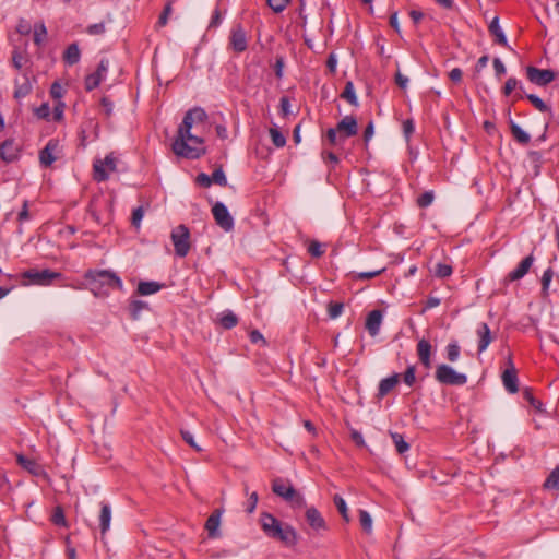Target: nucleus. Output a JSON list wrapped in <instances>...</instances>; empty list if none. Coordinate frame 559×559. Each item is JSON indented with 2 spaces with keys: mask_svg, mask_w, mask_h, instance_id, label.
<instances>
[{
  "mask_svg": "<svg viewBox=\"0 0 559 559\" xmlns=\"http://www.w3.org/2000/svg\"><path fill=\"white\" fill-rule=\"evenodd\" d=\"M435 199L432 191H426L417 199V205L421 209L428 207Z\"/></svg>",
  "mask_w": 559,
  "mask_h": 559,
  "instance_id": "obj_48",
  "label": "nucleus"
},
{
  "mask_svg": "<svg viewBox=\"0 0 559 559\" xmlns=\"http://www.w3.org/2000/svg\"><path fill=\"white\" fill-rule=\"evenodd\" d=\"M171 5H173V2L169 0V1L166 3V5H165V8H164L163 12H162V13H160V15H159V19H158V22H157L158 26H165V25L167 24L168 16H169V15L171 14V12H173V8H171Z\"/></svg>",
  "mask_w": 559,
  "mask_h": 559,
  "instance_id": "obj_53",
  "label": "nucleus"
},
{
  "mask_svg": "<svg viewBox=\"0 0 559 559\" xmlns=\"http://www.w3.org/2000/svg\"><path fill=\"white\" fill-rule=\"evenodd\" d=\"M391 438L395 444L396 451L404 454L409 450V444L404 440L403 436L397 432H391Z\"/></svg>",
  "mask_w": 559,
  "mask_h": 559,
  "instance_id": "obj_35",
  "label": "nucleus"
},
{
  "mask_svg": "<svg viewBox=\"0 0 559 559\" xmlns=\"http://www.w3.org/2000/svg\"><path fill=\"white\" fill-rule=\"evenodd\" d=\"M526 75L531 83L538 86H546L558 76V72L551 69H539L533 66L526 68Z\"/></svg>",
  "mask_w": 559,
  "mask_h": 559,
  "instance_id": "obj_7",
  "label": "nucleus"
},
{
  "mask_svg": "<svg viewBox=\"0 0 559 559\" xmlns=\"http://www.w3.org/2000/svg\"><path fill=\"white\" fill-rule=\"evenodd\" d=\"M16 461L24 469L34 476H38L41 473V467L34 460L27 459L22 454H17Z\"/></svg>",
  "mask_w": 559,
  "mask_h": 559,
  "instance_id": "obj_27",
  "label": "nucleus"
},
{
  "mask_svg": "<svg viewBox=\"0 0 559 559\" xmlns=\"http://www.w3.org/2000/svg\"><path fill=\"white\" fill-rule=\"evenodd\" d=\"M488 29H489L490 34L492 36H495L497 44H499V45H501L503 47L510 48L509 45H508L507 37H506L503 31L500 27L499 17L498 16H495L492 19V21L489 24Z\"/></svg>",
  "mask_w": 559,
  "mask_h": 559,
  "instance_id": "obj_23",
  "label": "nucleus"
},
{
  "mask_svg": "<svg viewBox=\"0 0 559 559\" xmlns=\"http://www.w3.org/2000/svg\"><path fill=\"white\" fill-rule=\"evenodd\" d=\"M343 99H346L350 105L358 106V98L355 93V87L352 81L346 82L344 91L341 94Z\"/></svg>",
  "mask_w": 559,
  "mask_h": 559,
  "instance_id": "obj_31",
  "label": "nucleus"
},
{
  "mask_svg": "<svg viewBox=\"0 0 559 559\" xmlns=\"http://www.w3.org/2000/svg\"><path fill=\"white\" fill-rule=\"evenodd\" d=\"M212 214L216 224L225 231L234 228V218L223 202L217 201L212 207Z\"/></svg>",
  "mask_w": 559,
  "mask_h": 559,
  "instance_id": "obj_9",
  "label": "nucleus"
},
{
  "mask_svg": "<svg viewBox=\"0 0 559 559\" xmlns=\"http://www.w3.org/2000/svg\"><path fill=\"white\" fill-rule=\"evenodd\" d=\"M195 182L201 187L207 188L212 185V179L207 174L201 173L197 176Z\"/></svg>",
  "mask_w": 559,
  "mask_h": 559,
  "instance_id": "obj_59",
  "label": "nucleus"
},
{
  "mask_svg": "<svg viewBox=\"0 0 559 559\" xmlns=\"http://www.w3.org/2000/svg\"><path fill=\"white\" fill-rule=\"evenodd\" d=\"M111 521V507L109 503L103 501L100 502V513H99V528L100 533L104 535L110 527Z\"/></svg>",
  "mask_w": 559,
  "mask_h": 559,
  "instance_id": "obj_22",
  "label": "nucleus"
},
{
  "mask_svg": "<svg viewBox=\"0 0 559 559\" xmlns=\"http://www.w3.org/2000/svg\"><path fill=\"white\" fill-rule=\"evenodd\" d=\"M143 215H144V210L142 206L134 209L132 212V225L135 227H139L140 223L143 218Z\"/></svg>",
  "mask_w": 559,
  "mask_h": 559,
  "instance_id": "obj_58",
  "label": "nucleus"
},
{
  "mask_svg": "<svg viewBox=\"0 0 559 559\" xmlns=\"http://www.w3.org/2000/svg\"><path fill=\"white\" fill-rule=\"evenodd\" d=\"M206 119L207 114L201 107H194L186 112L178 128L177 138L173 143V151L176 155L197 159L205 154L204 140L199 135L192 134L191 129L193 126L204 123Z\"/></svg>",
  "mask_w": 559,
  "mask_h": 559,
  "instance_id": "obj_1",
  "label": "nucleus"
},
{
  "mask_svg": "<svg viewBox=\"0 0 559 559\" xmlns=\"http://www.w3.org/2000/svg\"><path fill=\"white\" fill-rule=\"evenodd\" d=\"M403 380L409 386H412L415 383V366L407 367L406 371L404 372Z\"/></svg>",
  "mask_w": 559,
  "mask_h": 559,
  "instance_id": "obj_56",
  "label": "nucleus"
},
{
  "mask_svg": "<svg viewBox=\"0 0 559 559\" xmlns=\"http://www.w3.org/2000/svg\"><path fill=\"white\" fill-rule=\"evenodd\" d=\"M522 394H523V397L530 403L531 406H533L537 411H540L542 403L534 397L533 392L530 388H525L522 391Z\"/></svg>",
  "mask_w": 559,
  "mask_h": 559,
  "instance_id": "obj_49",
  "label": "nucleus"
},
{
  "mask_svg": "<svg viewBox=\"0 0 559 559\" xmlns=\"http://www.w3.org/2000/svg\"><path fill=\"white\" fill-rule=\"evenodd\" d=\"M343 310H344V304L343 302L331 301L328 305V313H329V317L331 319L338 318L342 314Z\"/></svg>",
  "mask_w": 559,
  "mask_h": 559,
  "instance_id": "obj_45",
  "label": "nucleus"
},
{
  "mask_svg": "<svg viewBox=\"0 0 559 559\" xmlns=\"http://www.w3.org/2000/svg\"><path fill=\"white\" fill-rule=\"evenodd\" d=\"M400 376L397 373H393L392 376L382 379L379 383L378 388V396L384 397L391 390L395 388V385L399 383Z\"/></svg>",
  "mask_w": 559,
  "mask_h": 559,
  "instance_id": "obj_25",
  "label": "nucleus"
},
{
  "mask_svg": "<svg viewBox=\"0 0 559 559\" xmlns=\"http://www.w3.org/2000/svg\"><path fill=\"white\" fill-rule=\"evenodd\" d=\"M433 272L436 276L444 278L452 274V267L449 264L438 263Z\"/></svg>",
  "mask_w": 559,
  "mask_h": 559,
  "instance_id": "obj_52",
  "label": "nucleus"
},
{
  "mask_svg": "<svg viewBox=\"0 0 559 559\" xmlns=\"http://www.w3.org/2000/svg\"><path fill=\"white\" fill-rule=\"evenodd\" d=\"M0 157L5 163H11L17 157V150L12 140H5L0 146Z\"/></svg>",
  "mask_w": 559,
  "mask_h": 559,
  "instance_id": "obj_26",
  "label": "nucleus"
},
{
  "mask_svg": "<svg viewBox=\"0 0 559 559\" xmlns=\"http://www.w3.org/2000/svg\"><path fill=\"white\" fill-rule=\"evenodd\" d=\"M525 97L530 100V103L540 112H550V107L537 95L535 94H526Z\"/></svg>",
  "mask_w": 559,
  "mask_h": 559,
  "instance_id": "obj_33",
  "label": "nucleus"
},
{
  "mask_svg": "<svg viewBox=\"0 0 559 559\" xmlns=\"http://www.w3.org/2000/svg\"><path fill=\"white\" fill-rule=\"evenodd\" d=\"M534 261H535V258H534L533 253L525 257L519 263V265L504 277L503 284L507 285L511 282L520 281L521 278H523L528 273Z\"/></svg>",
  "mask_w": 559,
  "mask_h": 559,
  "instance_id": "obj_10",
  "label": "nucleus"
},
{
  "mask_svg": "<svg viewBox=\"0 0 559 559\" xmlns=\"http://www.w3.org/2000/svg\"><path fill=\"white\" fill-rule=\"evenodd\" d=\"M84 278L96 297H107L110 289L123 290L121 278L110 270H88Z\"/></svg>",
  "mask_w": 559,
  "mask_h": 559,
  "instance_id": "obj_3",
  "label": "nucleus"
},
{
  "mask_svg": "<svg viewBox=\"0 0 559 559\" xmlns=\"http://www.w3.org/2000/svg\"><path fill=\"white\" fill-rule=\"evenodd\" d=\"M108 68H109V61L107 59H102L97 66V70L94 73L88 74L85 78V90L93 91L96 87H98V85L104 80V78L108 71Z\"/></svg>",
  "mask_w": 559,
  "mask_h": 559,
  "instance_id": "obj_11",
  "label": "nucleus"
},
{
  "mask_svg": "<svg viewBox=\"0 0 559 559\" xmlns=\"http://www.w3.org/2000/svg\"><path fill=\"white\" fill-rule=\"evenodd\" d=\"M24 61H25V57L20 51L15 50L12 56L13 66L17 70H20L23 67Z\"/></svg>",
  "mask_w": 559,
  "mask_h": 559,
  "instance_id": "obj_61",
  "label": "nucleus"
},
{
  "mask_svg": "<svg viewBox=\"0 0 559 559\" xmlns=\"http://www.w3.org/2000/svg\"><path fill=\"white\" fill-rule=\"evenodd\" d=\"M516 88L521 91L523 90L522 85L515 78H509L504 83L502 93L503 95L509 96Z\"/></svg>",
  "mask_w": 559,
  "mask_h": 559,
  "instance_id": "obj_44",
  "label": "nucleus"
},
{
  "mask_svg": "<svg viewBox=\"0 0 559 559\" xmlns=\"http://www.w3.org/2000/svg\"><path fill=\"white\" fill-rule=\"evenodd\" d=\"M260 524L263 533L269 538L278 540L287 547H293L298 542L296 530L289 524L282 523L269 512L261 513Z\"/></svg>",
  "mask_w": 559,
  "mask_h": 559,
  "instance_id": "obj_2",
  "label": "nucleus"
},
{
  "mask_svg": "<svg viewBox=\"0 0 559 559\" xmlns=\"http://www.w3.org/2000/svg\"><path fill=\"white\" fill-rule=\"evenodd\" d=\"M94 179L98 182L106 181L109 174L117 170L116 158L112 154L105 156L103 160L97 159L93 164Z\"/></svg>",
  "mask_w": 559,
  "mask_h": 559,
  "instance_id": "obj_8",
  "label": "nucleus"
},
{
  "mask_svg": "<svg viewBox=\"0 0 559 559\" xmlns=\"http://www.w3.org/2000/svg\"><path fill=\"white\" fill-rule=\"evenodd\" d=\"M333 501H334V504L337 508L338 512L341 513L342 518L346 522H348L349 521L348 509H347V504H346L345 500L340 495H335L333 497Z\"/></svg>",
  "mask_w": 559,
  "mask_h": 559,
  "instance_id": "obj_39",
  "label": "nucleus"
},
{
  "mask_svg": "<svg viewBox=\"0 0 559 559\" xmlns=\"http://www.w3.org/2000/svg\"><path fill=\"white\" fill-rule=\"evenodd\" d=\"M181 436H182V439L191 447L193 448L195 451L200 452L202 451V448L199 447L197 444V442L194 441V438L192 436V433L188 430H181L180 431Z\"/></svg>",
  "mask_w": 559,
  "mask_h": 559,
  "instance_id": "obj_55",
  "label": "nucleus"
},
{
  "mask_svg": "<svg viewBox=\"0 0 559 559\" xmlns=\"http://www.w3.org/2000/svg\"><path fill=\"white\" fill-rule=\"evenodd\" d=\"M415 126L412 119H407L403 122V132L405 138L408 140L411 134L414 132Z\"/></svg>",
  "mask_w": 559,
  "mask_h": 559,
  "instance_id": "obj_63",
  "label": "nucleus"
},
{
  "mask_svg": "<svg viewBox=\"0 0 559 559\" xmlns=\"http://www.w3.org/2000/svg\"><path fill=\"white\" fill-rule=\"evenodd\" d=\"M272 490L276 496L283 498L286 501L292 497L296 489L288 480L276 478L273 480Z\"/></svg>",
  "mask_w": 559,
  "mask_h": 559,
  "instance_id": "obj_18",
  "label": "nucleus"
},
{
  "mask_svg": "<svg viewBox=\"0 0 559 559\" xmlns=\"http://www.w3.org/2000/svg\"><path fill=\"white\" fill-rule=\"evenodd\" d=\"M47 37V28L43 22L36 23L34 26V43L37 46L43 45Z\"/></svg>",
  "mask_w": 559,
  "mask_h": 559,
  "instance_id": "obj_34",
  "label": "nucleus"
},
{
  "mask_svg": "<svg viewBox=\"0 0 559 559\" xmlns=\"http://www.w3.org/2000/svg\"><path fill=\"white\" fill-rule=\"evenodd\" d=\"M510 131L514 140L522 144L526 145L531 141V136L526 133L519 124H516L513 120H510Z\"/></svg>",
  "mask_w": 559,
  "mask_h": 559,
  "instance_id": "obj_28",
  "label": "nucleus"
},
{
  "mask_svg": "<svg viewBox=\"0 0 559 559\" xmlns=\"http://www.w3.org/2000/svg\"><path fill=\"white\" fill-rule=\"evenodd\" d=\"M552 277H554V271L551 267H548L546 271H544V273L542 275V280H540L542 292L544 295H547Z\"/></svg>",
  "mask_w": 559,
  "mask_h": 559,
  "instance_id": "obj_47",
  "label": "nucleus"
},
{
  "mask_svg": "<svg viewBox=\"0 0 559 559\" xmlns=\"http://www.w3.org/2000/svg\"><path fill=\"white\" fill-rule=\"evenodd\" d=\"M81 52L78 44L69 45L63 53V60L67 64L73 66L80 61Z\"/></svg>",
  "mask_w": 559,
  "mask_h": 559,
  "instance_id": "obj_29",
  "label": "nucleus"
},
{
  "mask_svg": "<svg viewBox=\"0 0 559 559\" xmlns=\"http://www.w3.org/2000/svg\"><path fill=\"white\" fill-rule=\"evenodd\" d=\"M286 502L294 509H301L306 507V500L304 496L295 490L290 498L286 500Z\"/></svg>",
  "mask_w": 559,
  "mask_h": 559,
  "instance_id": "obj_38",
  "label": "nucleus"
},
{
  "mask_svg": "<svg viewBox=\"0 0 559 559\" xmlns=\"http://www.w3.org/2000/svg\"><path fill=\"white\" fill-rule=\"evenodd\" d=\"M477 335L479 337L478 341V352L483 353L487 349L489 344L492 341L491 332L487 323H480L477 329Z\"/></svg>",
  "mask_w": 559,
  "mask_h": 559,
  "instance_id": "obj_21",
  "label": "nucleus"
},
{
  "mask_svg": "<svg viewBox=\"0 0 559 559\" xmlns=\"http://www.w3.org/2000/svg\"><path fill=\"white\" fill-rule=\"evenodd\" d=\"M269 133H270V136H271V140H272V143L276 146V147H284L285 144H286V136L277 129V128H271L269 130Z\"/></svg>",
  "mask_w": 559,
  "mask_h": 559,
  "instance_id": "obj_36",
  "label": "nucleus"
},
{
  "mask_svg": "<svg viewBox=\"0 0 559 559\" xmlns=\"http://www.w3.org/2000/svg\"><path fill=\"white\" fill-rule=\"evenodd\" d=\"M305 516H306L307 523L313 530L319 531V530L326 528L325 520L323 519V516L321 515V513L319 512V510L317 508H314V507L307 508Z\"/></svg>",
  "mask_w": 559,
  "mask_h": 559,
  "instance_id": "obj_16",
  "label": "nucleus"
},
{
  "mask_svg": "<svg viewBox=\"0 0 559 559\" xmlns=\"http://www.w3.org/2000/svg\"><path fill=\"white\" fill-rule=\"evenodd\" d=\"M335 129L345 141L347 138L354 136L358 133V123L354 116H345L337 122Z\"/></svg>",
  "mask_w": 559,
  "mask_h": 559,
  "instance_id": "obj_12",
  "label": "nucleus"
},
{
  "mask_svg": "<svg viewBox=\"0 0 559 559\" xmlns=\"http://www.w3.org/2000/svg\"><path fill=\"white\" fill-rule=\"evenodd\" d=\"M222 513L223 510L221 509L214 510L205 522V530L207 531V535L210 538H217L221 536L219 525Z\"/></svg>",
  "mask_w": 559,
  "mask_h": 559,
  "instance_id": "obj_15",
  "label": "nucleus"
},
{
  "mask_svg": "<svg viewBox=\"0 0 559 559\" xmlns=\"http://www.w3.org/2000/svg\"><path fill=\"white\" fill-rule=\"evenodd\" d=\"M509 365L510 368L502 373V382L509 393H516L519 391L516 371L511 360H509Z\"/></svg>",
  "mask_w": 559,
  "mask_h": 559,
  "instance_id": "obj_19",
  "label": "nucleus"
},
{
  "mask_svg": "<svg viewBox=\"0 0 559 559\" xmlns=\"http://www.w3.org/2000/svg\"><path fill=\"white\" fill-rule=\"evenodd\" d=\"M35 114L40 119H46L50 114V108L48 104H43L38 108H36Z\"/></svg>",
  "mask_w": 559,
  "mask_h": 559,
  "instance_id": "obj_64",
  "label": "nucleus"
},
{
  "mask_svg": "<svg viewBox=\"0 0 559 559\" xmlns=\"http://www.w3.org/2000/svg\"><path fill=\"white\" fill-rule=\"evenodd\" d=\"M460 346L456 342L450 343L447 346V358L451 362H455L460 357Z\"/></svg>",
  "mask_w": 559,
  "mask_h": 559,
  "instance_id": "obj_43",
  "label": "nucleus"
},
{
  "mask_svg": "<svg viewBox=\"0 0 559 559\" xmlns=\"http://www.w3.org/2000/svg\"><path fill=\"white\" fill-rule=\"evenodd\" d=\"M243 490H245V493L248 495V502H247L246 511L248 513H252L257 508V504L259 501V496L255 491L249 493V489H248L247 485H245Z\"/></svg>",
  "mask_w": 559,
  "mask_h": 559,
  "instance_id": "obj_41",
  "label": "nucleus"
},
{
  "mask_svg": "<svg viewBox=\"0 0 559 559\" xmlns=\"http://www.w3.org/2000/svg\"><path fill=\"white\" fill-rule=\"evenodd\" d=\"M230 45L236 52H242L247 49V36L246 32L240 25H237L230 35Z\"/></svg>",
  "mask_w": 559,
  "mask_h": 559,
  "instance_id": "obj_14",
  "label": "nucleus"
},
{
  "mask_svg": "<svg viewBox=\"0 0 559 559\" xmlns=\"http://www.w3.org/2000/svg\"><path fill=\"white\" fill-rule=\"evenodd\" d=\"M326 140L331 145H338L344 142L343 138H341L340 133L335 128H330L326 131Z\"/></svg>",
  "mask_w": 559,
  "mask_h": 559,
  "instance_id": "obj_51",
  "label": "nucleus"
},
{
  "mask_svg": "<svg viewBox=\"0 0 559 559\" xmlns=\"http://www.w3.org/2000/svg\"><path fill=\"white\" fill-rule=\"evenodd\" d=\"M212 183L225 187L227 185V178L222 167L216 168L211 175Z\"/></svg>",
  "mask_w": 559,
  "mask_h": 559,
  "instance_id": "obj_46",
  "label": "nucleus"
},
{
  "mask_svg": "<svg viewBox=\"0 0 559 559\" xmlns=\"http://www.w3.org/2000/svg\"><path fill=\"white\" fill-rule=\"evenodd\" d=\"M51 520H52L53 524H56L58 526H67L64 512L61 507L55 508Z\"/></svg>",
  "mask_w": 559,
  "mask_h": 559,
  "instance_id": "obj_50",
  "label": "nucleus"
},
{
  "mask_svg": "<svg viewBox=\"0 0 559 559\" xmlns=\"http://www.w3.org/2000/svg\"><path fill=\"white\" fill-rule=\"evenodd\" d=\"M436 380L445 385H464L467 383V376L454 370L451 366L441 364L436 368Z\"/></svg>",
  "mask_w": 559,
  "mask_h": 559,
  "instance_id": "obj_5",
  "label": "nucleus"
},
{
  "mask_svg": "<svg viewBox=\"0 0 559 559\" xmlns=\"http://www.w3.org/2000/svg\"><path fill=\"white\" fill-rule=\"evenodd\" d=\"M383 313L381 310H372L366 319L365 326L371 336L378 335L382 323Z\"/></svg>",
  "mask_w": 559,
  "mask_h": 559,
  "instance_id": "obj_17",
  "label": "nucleus"
},
{
  "mask_svg": "<svg viewBox=\"0 0 559 559\" xmlns=\"http://www.w3.org/2000/svg\"><path fill=\"white\" fill-rule=\"evenodd\" d=\"M417 355L420 360V362L426 367L429 368L431 365V345L429 341L423 338L417 343Z\"/></svg>",
  "mask_w": 559,
  "mask_h": 559,
  "instance_id": "obj_20",
  "label": "nucleus"
},
{
  "mask_svg": "<svg viewBox=\"0 0 559 559\" xmlns=\"http://www.w3.org/2000/svg\"><path fill=\"white\" fill-rule=\"evenodd\" d=\"M87 33L90 35H100V34L105 33V24L104 23L92 24L87 27Z\"/></svg>",
  "mask_w": 559,
  "mask_h": 559,
  "instance_id": "obj_60",
  "label": "nucleus"
},
{
  "mask_svg": "<svg viewBox=\"0 0 559 559\" xmlns=\"http://www.w3.org/2000/svg\"><path fill=\"white\" fill-rule=\"evenodd\" d=\"M170 238L175 248L176 255L185 258L190 250L189 228L183 224L178 225L175 229H173Z\"/></svg>",
  "mask_w": 559,
  "mask_h": 559,
  "instance_id": "obj_6",
  "label": "nucleus"
},
{
  "mask_svg": "<svg viewBox=\"0 0 559 559\" xmlns=\"http://www.w3.org/2000/svg\"><path fill=\"white\" fill-rule=\"evenodd\" d=\"M289 0H267V5L275 12L281 13L285 10Z\"/></svg>",
  "mask_w": 559,
  "mask_h": 559,
  "instance_id": "obj_54",
  "label": "nucleus"
},
{
  "mask_svg": "<svg viewBox=\"0 0 559 559\" xmlns=\"http://www.w3.org/2000/svg\"><path fill=\"white\" fill-rule=\"evenodd\" d=\"M547 489H559V466H557L544 483Z\"/></svg>",
  "mask_w": 559,
  "mask_h": 559,
  "instance_id": "obj_37",
  "label": "nucleus"
},
{
  "mask_svg": "<svg viewBox=\"0 0 559 559\" xmlns=\"http://www.w3.org/2000/svg\"><path fill=\"white\" fill-rule=\"evenodd\" d=\"M359 522H360L362 530L366 533H371L372 519H371V515L369 514V512H367L366 510H360L359 511Z\"/></svg>",
  "mask_w": 559,
  "mask_h": 559,
  "instance_id": "obj_40",
  "label": "nucleus"
},
{
  "mask_svg": "<svg viewBox=\"0 0 559 559\" xmlns=\"http://www.w3.org/2000/svg\"><path fill=\"white\" fill-rule=\"evenodd\" d=\"M493 68H495L496 76H498V78L503 75L507 71L503 62L499 58L493 59Z\"/></svg>",
  "mask_w": 559,
  "mask_h": 559,
  "instance_id": "obj_62",
  "label": "nucleus"
},
{
  "mask_svg": "<svg viewBox=\"0 0 559 559\" xmlns=\"http://www.w3.org/2000/svg\"><path fill=\"white\" fill-rule=\"evenodd\" d=\"M59 152V142L57 140H49L46 146L39 152V162L44 167H49L57 159Z\"/></svg>",
  "mask_w": 559,
  "mask_h": 559,
  "instance_id": "obj_13",
  "label": "nucleus"
},
{
  "mask_svg": "<svg viewBox=\"0 0 559 559\" xmlns=\"http://www.w3.org/2000/svg\"><path fill=\"white\" fill-rule=\"evenodd\" d=\"M164 284L154 281H141L138 284L136 293L141 296H148L159 292Z\"/></svg>",
  "mask_w": 559,
  "mask_h": 559,
  "instance_id": "obj_24",
  "label": "nucleus"
},
{
  "mask_svg": "<svg viewBox=\"0 0 559 559\" xmlns=\"http://www.w3.org/2000/svg\"><path fill=\"white\" fill-rule=\"evenodd\" d=\"M308 252L313 258H321L325 250L323 249V245L318 240H311L308 245Z\"/></svg>",
  "mask_w": 559,
  "mask_h": 559,
  "instance_id": "obj_42",
  "label": "nucleus"
},
{
  "mask_svg": "<svg viewBox=\"0 0 559 559\" xmlns=\"http://www.w3.org/2000/svg\"><path fill=\"white\" fill-rule=\"evenodd\" d=\"M219 323L224 329L229 330L237 325L238 318L234 312L225 311L221 316Z\"/></svg>",
  "mask_w": 559,
  "mask_h": 559,
  "instance_id": "obj_32",
  "label": "nucleus"
},
{
  "mask_svg": "<svg viewBox=\"0 0 559 559\" xmlns=\"http://www.w3.org/2000/svg\"><path fill=\"white\" fill-rule=\"evenodd\" d=\"M61 277L59 272H53L48 269L45 270H36L29 269L22 273V278L24 280V285H40L47 286L50 285L51 282L56 278Z\"/></svg>",
  "mask_w": 559,
  "mask_h": 559,
  "instance_id": "obj_4",
  "label": "nucleus"
},
{
  "mask_svg": "<svg viewBox=\"0 0 559 559\" xmlns=\"http://www.w3.org/2000/svg\"><path fill=\"white\" fill-rule=\"evenodd\" d=\"M147 308H148L147 302H145L143 300H139V299L131 300L130 305H129V311H130L131 318L133 320H138L141 316V312Z\"/></svg>",
  "mask_w": 559,
  "mask_h": 559,
  "instance_id": "obj_30",
  "label": "nucleus"
},
{
  "mask_svg": "<svg viewBox=\"0 0 559 559\" xmlns=\"http://www.w3.org/2000/svg\"><path fill=\"white\" fill-rule=\"evenodd\" d=\"M64 90L59 82H53L50 87V95L55 99H60L63 96Z\"/></svg>",
  "mask_w": 559,
  "mask_h": 559,
  "instance_id": "obj_57",
  "label": "nucleus"
}]
</instances>
